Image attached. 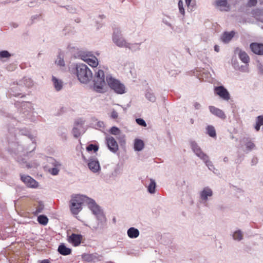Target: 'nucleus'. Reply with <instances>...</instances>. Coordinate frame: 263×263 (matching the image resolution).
<instances>
[{
  "instance_id": "nucleus-1",
  "label": "nucleus",
  "mask_w": 263,
  "mask_h": 263,
  "mask_svg": "<svg viewBox=\"0 0 263 263\" xmlns=\"http://www.w3.org/2000/svg\"><path fill=\"white\" fill-rule=\"evenodd\" d=\"M106 88L104 72L102 70L99 69L95 74L93 89L97 92L104 93L106 91Z\"/></svg>"
},
{
  "instance_id": "nucleus-2",
  "label": "nucleus",
  "mask_w": 263,
  "mask_h": 263,
  "mask_svg": "<svg viewBox=\"0 0 263 263\" xmlns=\"http://www.w3.org/2000/svg\"><path fill=\"white\" fill-rule=\"evenodd\" d=\"M77 76L79 80L83 83L90 81L92 73L89 68L85 64H79L76 67Z\"/></svg>"
},
{
  "instance_id": "nucleus-3",
  "label": "nucleus",
  "mask_w": 263,
  "mask_h": 263,
  "mask_svg": "<svg viewBox=\"0 0 263 263\" xmlns=\"http://www.w3.org/2000/svg\"><path fill=\"white\" fill-rule=\"evenodd\" d=\"M85 197L77 195L72 197L70 201V210L73 215H78L82 209Z\"/></svg>"
},
{
  "instance_id": "nucleus-4",
  "label": "nucleus",
  "mask_w": 263,
  "mask_h": 263,
  "mask_svg": "<svg viewBox=\"0 0 263 263\" xmlns=\"http://www.w3.org/2000/svg\"><path fill=\"white\" fill-rule=\"evenodd\" d=\"M106 80L110 88L116 93L122 94L125 92V86L119 81L113 78L111 76H106Z\"/></svg>"
},
{
  "instance_id": "nucleus-5",
  "label": "nucleus",
  "mask_w": 263,
  "mask_h": 263,
  "mask_svg": "<svg viewBox=\"0 0 263 263\" xmlns=\"http://www.w3.org/2000/svg\"><path fill=\"white\" fill-rule=\"evenodd\" d=\"M191 147L196 155L201 159L209 168L210 166H212V162L210 161L208 156L202 151L200 147L196 142H192L191 143Z\"/></svg>"
},
{
  "instance_id": "nucleus-6",
  "label": "nucleus",
  "mask_w": 263,
  "mask_h": 263,
  "mask_svg": "<svg viewBox=\"0 0 263 263\" xmlns=\"http://www.w3.org/2000/svg\"><path fill=\"white\" fill-rule=\"evenodd\" d=\"M112 40L116 45L120 47H129V44L123 38L120 32H119L118 31L117 32L114 31Z\"/></svg>"
},
{
  "instance_id": "nucleus-7",
  "label": "nucleus",
  "mask_w": 263,
  "mask_h": 263,
  "mask_svg": "<svg viewBox=\"0 0 263 263\" xmlns=\"http://www.w3.org/2000/svg\"><path fill=\"white\" fill-rule=\"evenodd\" d=\"M89 208L93 213L96 216L98 220H101V221H106V218L98 205L96 203H92L90 204Z\"/></svg>"
},
{
  "instance_id": "nucleus-8",
  "label": "nucleus",
  "mask_w": 263,
  "mask_h": 263,
  "mask_svg": "<svg viewBox=\"0 0 263 263\" xmlns=\"http://www.w3.org/2000/svg\"><path fill=\"white\" fill-rule=\"evenodd\" d=\"M81 59L92 67H96L98 65L97 58L92 55L83 53L81 54Z\"/></svg>"
},
{
  "instance_id": "nucleus-9",
  "label": "nucleus",
  "mask_w": 263,
  "mask_h": 263,
  "mask_svg": "<svg viewBox=\"0 0 263 263\" xmlns=\"http://www.w3.org/2000/svg\"><path fill=\"white\" fill-rule=\"evenodd\" d=\"M22 181L28 187L35 188L38 185L37 182L29 176L21 175Z\"/></svg>"
},
{
  "instance_id": "nucleus-10",
  "label": "nucleus",
  "mask_w": 263,
  "mask_h": 263,
  "mask_svg": "<svg viewBox=\"0 0 263 263\" xmlns=\"http://www.w3.org/2000/svg\"><path fill=\"white\" fill-rule=\"evenodd\" d=\"M215 93L224 100H228L230 99V95L228 90L223 86H218L215 88Z\"/></svg>"
},
{
  "instance_id": "nucleus-11",
  "label": "nucleus",
  "mask_w": 263,
  "mask_h": 263,
  "mask_svg": "<svg viewBox=\"0 0 263 263\" xmlns=\"http://www.w3.org/2000/svg\"><path fill=\"white\" fill-rule=\"evenodd\" d=\"M106 143L107 146L110 151L115 153L118 150V145L112 137H108L106 138Z\"/></svg>"
},
{
  "instance_id": "nucleus-12",
  "label": "nucleus",
  "mask_w": 263,
  "mask_h": 263,
  "mask_svg": "<svg viewBox=\"0 0 263 263\" xmlns=\"http://www.w3.org/2000/svg\"><path fill=\"white\" fill-rule=\"evenodd\" d=\"M82 239V236L81 235L73 233L68 238V242L75 247L78 246L81 243Z\"/></svg>"
},
{
  "instance_id": "nucleus-13",
  "label": "nucleus",
  "mask_w": 263,
  "mask_h": 263,
  "mask_svg": "<svg viewBox=\"0 0 263 263\" xmlns=\"http://www.w3.org/2000/svg\"><path fill=\"white\" fill-rule=\"evenodd\" d=\"M252 52L258 55H263V44L253 43L250 45Z\"/></svg>"
},
{
  "instance_id": "nucleus-14",
  "label": "nucleus",
  "mask_w": 263,
  "mask_h": 263,
  "mask_svg": "<svg viewBox=\"0 0 263 263\" xmlns=\"http://www.w3.org/2000/svg\"><path fill=\"white\" fill-rule=\"evenodd\" d=\"M89 168L93 172L96 173L100 170L99 161L95 158L90 159L88 163Z\"/></svg>"
},
{
  "instance_id": "nucleus-15",
  "label": "nucleus",
  "mask_w": 263,
  "mask_h": 263,
  "mask_svg": "<svg viewBox=\"0 0 263 263\" xmlns=\"http://www.w3.org/2000/svg\"><path fill=\"white\" fill-rule=\"evenodd\" d=\"M209 109L210 112L215 116L222 119H226V116L222 110L213 106H210L209 107Z\"/></svg>"
},
{
  "instance_id": "nucleus-16",
  "label": "nucleus",
  "mask_w": 263,
  "mask_h": 263,
  "mask_svg": "<svg viewBox=\"0 0 263 263\" xmlns=\"http://www.w3.org/2000/svg\"><path fill=\"white\" fill-rule=\"evenodd\" d=\"M215 5L222 11H228L229 9L227 0H216Z\"/></svg>"
},
{
  "instance_id": "nucleus-17",
  "label": "nucleus",
  "mask_w": 263,
  "mask_h": 263,
  "mask_svg": "<svg viewBox=\"0 0 263 263\" xmlns=\"http://www.w3.org/2000/svg\"><path fill=\"white\" fill-rule=\"evenodd\" d=\"M213 195V192L211 189L208 187H204L200 193L201 198L204 201L208 199V197H211Z\"/></svg>"
},
{
  "instance_id": "nucleus-18",
  "label": "nucleus",
  "mask_w": 263,
  "mask_h": 263,
  "mask_svg": "<svg viewBox=\"0 0 263 263\" xmlns=\"http://www.w3.org/2000/svg\"><path fill=\"white\" fill-rule=\"evenodd\" d=\"M58 251L60 254L64 256L70 255L72 252L71 249L67 248L63 243L59 246Z\"/></svg>"
},
{
  "instance_id": "nucleus-19",
  "label": "nucleus",
  "mask_w": 263,
  "mask_h": 263,
  "mask_svg": "<svg viewBox=\"0 0 263 263\" xmlns=\"http://www.w3.org/2000/svg\"><path fill=\"white\" fill-rule=\"evenodd\" d=\"M234 35L235 32L233 31H232L230 32H225L222 34L221 39L223 42L227 43L231 40Z\"/></svg>"
},
{
  "instance_id": "nucleus-20",
  "label": "nucleus",
  "mask_w": 263,
  "mask_h": 263,
  "mask_svg": "<svg viewBox=\"0 0 263 263\" xmlns=\"http://www.w3.org/2000/svg\"><path fill=\"white\" fill-rule=\"evenodd\" d=\"M52 81L55 89L57 91H59L62 89L63 87V82L61 80L57 79L54 76H52Z\"/></svg>"
},
{
  "instance_id": "nucleus-21",
  "label": "nucleus",
  "mask_w": 263,
  "mask_h": 263,
  "mask_svg": "<svg viewBox=\"0 0 263 263\" xmlns=\"http://www.w3.org/2000/svg\"><path fill=\"white\" fill-rule=\"evenodd\" d=\"M127 235L130 238H135L139 235V231L138 229L132 227L128 230Z\"/></svg>"
},
{
  "instance_id": "nucleus-22",
  "label": "nucleus",
  "mask_w": 263,
  "mask_h": 263,
  "mask_svg": "<svg viewBox=\"0 0 263 263\" xmlns=\"http://www.w3.org/2000/svg\"><path fill=\"white\" fill-rule=\"evenodd\" d=\"M239 57L242 62L246 64L248 63L250 61V58L249 55L245 51L240 50L239 53Z\"/></svg>"
},
{
  "instance_id": "nucleus-23",
  "label": "nucleus",
  "mask_w": 263,
  "mask_h": 263,
  "mask_svg": "<svg viewBox=\"0 0 263 263\" xmlns=\"http://www.w3.org/2000/svg\"><path fill=\"white\" fill-rule=\"evenodd\" d=\"M144 147V143L142 140L136 139L134 143V148L136 151H141Z\"/></svg>"
},
{
  "instance_id": "nucleus-24",
  "label": "nucleus",
  "mask_w": 263,
  "mask_h": 263,
  "mask_svg": "<svg viewBox=\"0 0 263 263\" xmlns=\"http://www.w3.org/2000/svg\"><path fill=\"white\" fill-rule=\"evenodd\" d=\"M207 134L211 137L215 138L216 136V130L214 127L212 125H208L206 128Z\"/></svg>"
},
{
  "instance_id": "nucleus-25",
  "label": "nucleus",
  "mask_w": 263,
  "mask_h": 263,
  "mask_svg": "<svg viewBox=\"0 0 263 263\" xmlns=\"http://www.w3.org/2000/svg\"><path fill=\"white\" fill-rule=\"evenodd\" d=\"M261 125H263V116H259L256 118V124L254 127L255 129L258 131Z\"/></svg>"
},
{
  "instance_id": "nucleus-26",
  "label": "nucleus",
  "mask_w": 263,
  "mask_h": 263,
  "mask_svg": "<svg viewBox=\"0 0 263 263\" xmlns=\"http://www.w3.org/2000/svg\"><path fill=\"white\" fill-rule=\"evenodd\" d=\"M156 183L155 181L153 180H150V183L148 186V191L150 193H154L155 192Z\"/></svg>"
},
{
  "instance_id": "nucleus-27",
  "label": "nucleus",
  "mask_w": 263,
  "mask_h": 263,
  "mask_svg": "<svg viewBox=\"0 0 263 263\" xmlns=\"http://www.w3.org/2000/svg\"><path fill=\"white\" fill-rule=\"evenodd\" d=\"M38 222L43 225H46L48 221V219L45 215H40L37 217Z\"/></svg>"
},
{
  "instance_id": "nucleus-28",
  "label": "nucleus",
  "mask_w": 263,
  "mask_h": 263,
  "mask_svg": "<svg viewBox=\"0 0 263 263\" xmlns=\"http://www.w3.org/2000/svg\"><path fill=\"white\" fill-rule=\"evenodd\" d=\"M242 234L239 230L236 231L233 234V238L235 240H240L242 239Z\"/></svg>"
},
{
  "instance_id": "nucleus-29",
  "label": "nucleus",
  "mask_w": 263,
  "mask_h": 263,
  "mask_svg": "<svg viewBox=\"0 0 263 263\" xmlns=\"http://www.w3.org/2000/svg\"><path fill=\"white\" fill-rule=\"evenodd\" d=\"M11 57L9 52L6 50H3L0 52V58H9Z\"/></svg>"
},
{
  "instance_id": "nucleus-30",
  "label": "nucleus",
  "mask_w": 263,
  "mask_h": 263,
  "mask_svg": "<svg viewBox=\"0 0 263 263\" xmlns=\"http://www.w3.org/2000/svg\"><path fill=\"white\" fill-rule=\"evenodd\" d=\"M178 8L180 13L184 15L185 13V11L183 8V3L182 0H179L178 2Z\"/></svg>"
},
{
  "instance_id": "nucleus-31",
  "label": "nucleus",
  "mask_w": 263,
  "mask_h": 263,
  "mask_svg": "<svg viewBox=\"0 0 263 263\" xmlns=\"http://www.w3.org/2000/svg\"><path fill=\"white\" fill-rule=\"evenodd\" d=\"M146 98L151 102H154L156 98L153 93L151 92H147L145 94Z\"/></svg>"
},
{
  "instance_id": "nucleus-32",
  "label": "nucleus",
  "mask_w": 263,
  "mask_h": 263,
  "mask_svg": "<svg viewBox=\"0 0 263 263\" xmlns=\"http://www.w3.org/2000/svg\"><path fill=\"white\" fill-rule=\"evenodd\" d=\"M87 151H93L95 152L98 151L99 149L98 146L92 144H89L86 148Z\"/></svg>"
},
{
  "instance_id": "nucleus-33",
  "label": "nucleus",
  "mask_w": 263,
  "mask_h": 263,
  "mask_svg": "<svg viewBox=\"0 0 263 263\" xmlns=\"http://www.w3.org/2000/svg\"><path fill=\"white\" fill-rule=\"evenodd\" d=\"M110 133L112 135H118L120 133V129L115 126L112 127L110 129Z\"/></svg>"
},
{
  "instance_id": "nucleus-34",
  "label": "nucleus",
  "mask_w": 263,
  "mask_h": 263,
  "mask_svg": "<svg viewBox=\"0 0 263 263\" xmlns=\"http://www.w3.org/2000/svg\"><path fill=\"white\" fill-rule=\"evenodd\" d=\"M55 63L60 66H64L65 65L63 59L60 57L58 58V59L55 61Z\"/></svg>"
},
{
  "instance_id": "nucleus-35",
  "label": "nucleus",
  "mask_w": 263,
  "mask_h": 263,
  "mask_svg": "<svg viewBox=\"0 0 263 263\" xmlns=\"http://www.w3.org/2000/svg\"><path fill=\"white\" fill-rule=\"evenodd\" d=\"M72 133L75 137H78L80 135L79 129L77 127H74L72 129Z\"/></svg>"
},
{
  "instance_id": "nucleus-36",
  "label": "nucleus",
  "mask_w": 263,
  "mask_h": 263,
  "mask_svg": "<svg viewBox=\"0 0 263 263\" xmlns=\"http://www.w3.org/2000/svg\"><path fill=\"white\" fill-rule=\"evenodd\" d=\"M136 122L140 125L143 126L144 127H145L146 126V124L145 122L141 118H138L136 119Z\"/></svg>"
},
{
  "instance_id": "nucleus-37",
  "label": "nucleus",
  "mask_w": 263,
  "mask_h": 263,
  "mask_svg": "<svg viewBox=\"0 0 263 263\" xmlns=\"http://www.w3.org/2000/svg\"><path fill=\"white\" fill-rule=\"evenodd\" d=\"M246 145L247 148L249 150L253 149L255 147L254 144L250 141H248Z\"/></svg>"
},
{
  "instance_id": "nucleus-38",
  "label": "nucleus",
  "mask_w": 263,
  "mask_h": 263,
  "mask_svg": "<svg viewBox=\"0 0 263 263\" xmlns=\"http://www.w3.org/2000/svg\"><path fill=\"white\" fill-rule=\"evenodd\" d=\"M43 208H44V206L42 205H40L39 206H38L36 208L35 211L34 212V214L37 215L39 213L42 212V211L43 210Z\"/></svg>"
},
{
  "instance_id": "nucleus-39",
  "label": "nucleus",
  "mask_w": 263,
  "mask_h": 263,
  "mask_svg": "<svg viewBox=\"0 0 263 263\" xmlns=\"http://www.w3.org/2000/svg\"><path fill=\"white\" fill-rule=\"evenodd\" d=\"M59 170L56 168V167H54V168H51L50 170H49V172L52 174V175H56L58 174L59 173Z\"/></svg>"
},
{
  "instance_id": "nucleus-40",
  "label": "nucleus",
  "mask_w": 263,
  "mask_h": 263,
  "mask_svg": "<svg viewBox=\"0 0 263 263\" xmlns=\"http://www.w3.org/2000/svg\"><path fill=\"white\" fill-rule=\"evenodd\" d=\"M257 4V0H249L248 3V5L250 7L254 6Z\"/></svg>"
},
{
  "instance_id": "nucleus-41",
  "label": "nucleus",
  "mask_w": 263,
  "mask_h": 263,
  "mask_svg": "<svg viewBox=\"0 0 263 263\" xmlns=\"http://www.w3.org/2000/svg\"><path fill=\"white\" fill-rule=\"evenodd\" d=\"M111 117L113 119H117L118 117V114L117 111L114 110L111 112Z\"/></svg>"
},
{
  "instance_id": "nucleus-42",
  "label": "nucleus",
  "mask_w": 263,
  "mask_h": 263,
  "mask_svg": "<svg viewBox=\"0 0 263 263\" xmlns=\"http://www.w3.org/2000/svg\"><path fill=\"white\" fill-rule=\"evenodd\" d=\"M84 123V122L82 120H78L75 122V125L77 126H81Z\"/></svg>"
},
{
  "instance_id": "nucleus-43",
  "label": "nucleus",
  "mask_w": 263,
  "mask_h": 263,
  "mask_svg": "<svg viewBox=\"0 0 263 263\" xmlns=\"http://www.w3.org/2000/svg\"><path fill=\"white\" fill-rule=\"evenodd\" d=\"M194 106L196 108V109H199L200 107V105L198 103H195L194 104Z\"/></svg>"
},
{
  "instance_id": "nucleus-44",
  "label": "nucleus",
  "mask_w": 263,
  "mask_h": 263,
  "mask_svg": "<svg viewBox=\"0 0 263 263\" xmlns=\"http://www.w3.org/2000/svg\"><path fill=\"white\" fill-rule=\"evenodd\" d=\"M40 263H50V262L48 259H44L42 260Z\"/></svg>"
},
{
  "instance_id": "nucleus-45",
  "label": "nucleus",
  "mask_w": 263,
  "mask_h": 263,
  "mask_svg": "<svg viewBox=\"0 0 263 263\" xmlns=\"http://www.w3.org/2000/svg\"><path fill=\"white\" fill-rule=\"evenodd\" d=\"M192 0H185V3H186V5L189 7L190 4H191V2Z\"/></svg>"
},
{
  "instance_id": "nucleus-46",
  "label": "nucleus",
  "mask_w": 263,
  "mask_h": 263,
  "mask_svg": "<svg viewBox=\"0 0 263 263\" xmlns=\"http://www.w3.org/2000/svg\"><path fill=\"white\" fill-rule=\"evenodd\" d=\"M214 50H215V51H216L217 52H219V46L218 45H215L214 46Z\"/></svg>"
}]
</instances>
